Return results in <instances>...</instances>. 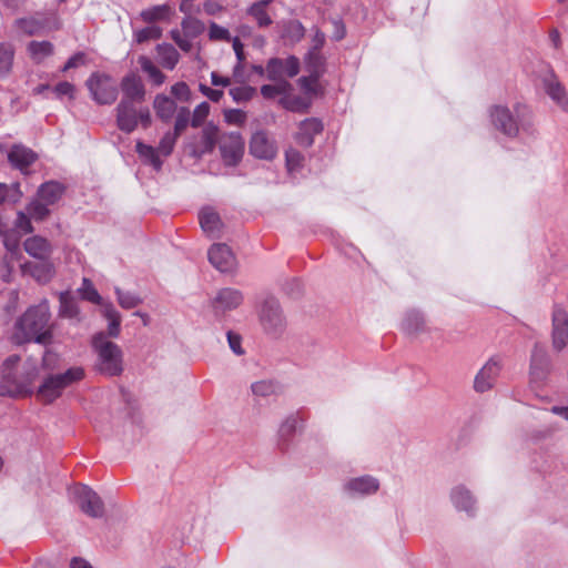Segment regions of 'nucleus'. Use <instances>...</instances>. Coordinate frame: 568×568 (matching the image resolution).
Masks as SVG:
<instances>
[{
  "label": "nucleus",
  "mask_w": 568,
  "mask_h": 568,
  "mask_svg": "<svg viewBox=\"0 0 568 568\" xmlns=\"http://www.w3.org/2000/svg\"><path fill=\"white\" fill-rule=\"evenodd\" d=\"M50 311L47 302L28 308L16 322L13 341L17 344L36 342L47 344L51 338Z\"/></svg>",
  "instance_id": "obj_1"
},
{
  "label": "nucleus",
  "mask_w": 568,
  "mask_h": 568,
  "mask_svg": "<svg viewBox=\"0 0 568 568\" xmlns=\"http://www.w3.org/2000/svg\"><path fill=\"white\" fill-rule=\"evenodd\" d=\"M490 119L498 131L511 138L516 136L520 129L527 131L532 126L530 111L520 104H517L514 111L504 105H495L490 109Z\"/></svg>",
  "instance_id": "obj_2"
},
{
  "label": "nucleus",
  "mask_w": 568,
  "mask_h": 568,
  "mask_svg": "<svg viewBox=\"0 0 568 568\" xmlns=\"http://www.w3.org/2000/svg\"><path fill=\"white\" fill-rule=\"evenodd\" d=\"M84 378V369L74 366L64 373L50 374L45 376L37 389V398L43 404H52L64 392L65 388L82 381Z\"/></svg>",
  "instance_id": "obj_3"
},
{
  "label": "nucleus",
  "mask_w": 568,
  "mask_h": 568,
  "mask_svg": "<svg viewBox=\"0 0 568 568\" xmlns=\"http://www.w3.org/2000/svg\"><path fill=\"white\" fill-rule=\"evenodd\" d=\"M92 346L98 355L97 371L105 376H118L123 372V353L113 342L108 341L104 333L92 338Z\"/></svg>",
  "instance_id": "obj_4"
},
{
  "label": "nucleus",
  "mask_w": 568,
  "mask_h": 568,
  "mask_svg": "<svg viewBox=\"0 0 568 568\" xmlns=\"http://www.w3.org/2000/svg\"><path fill=\"white\" fill-rule=\"evenodd\" d=\"M151 113L148 108L135 106V103L129 100H121L116 106V124L118 128L125 132H133L138 124L146 129L151 125Z\"/></svg>",
  "instance_id": "obj_5"
},
{
  "label": "nucleus",
  "mask_w": 568,
  "mask_h": 568,
  "mask_svg": "<svg viewBox=\"0 0 568 568\" xmlns=\"http://www.w3.org/2000/svg\"><path fill=\"white\" fill-rule=\"evenodd\" d=\"M85 85L98 104H112L118 98L116 82L105 73H92Z\"/></svg>",
  "instance_id": "obj_6"
},
{
  "label": "nucleus",
  "mask_w": 568,
  "mask_h": 568,
  "mask_svg": "<svg viewBox=\"0 0 568 568\" xmlns=\"http://www.w3.org/2000/svg\"><path fill=\"white\" fill-rule=\"evenodd\" d=\"M219 140V129L213 123H207L197 136L186 143L185 150L192 158L200 159L204 154L212 153Z\"/></svg>",
  "instance_id": "obj_7"
},
{
  "label": "nucleus",
  "mask_w": 568,
  "mask_h": 568,
  "mask_svg": "<svg viewBox=\"0 0 568 568\" xmlns=\"http://www.w3.org/2000/svg\"><path fill=\"white\" fill-rule=\"evenodd\" d=\"M503 369V359L498 356L490 357L474 377L473 388L476 393L491 390Z\"/></svg>",
  "instance_id": "obj_8"
},
{
  "label": "nucleus",
  "mask_w": 568,
  "mask_h": 568,
  "mask_svg": "<svg viewBox=\"0 0 568 568\" xmlns=\"http://www.w3.org/2000/svg\"><path fill=\"white\" fill-rule=\"evenodd\" d=\"M74 500L82 513L92 518L104 515V504L100 496L88 486H78L73 490Z\"/></svg>",
  "instance_id": "obj_9"
},
{
  "label": "nucleus",
  "mask_w": 568,
  "mask_h": 568,
  "mask_svg": "<svg viewBox=\"0 0 568 568\" xmlns=\"http://www.w3.org/2000/svg\"><path fill=\"white\" fill-rule=\"evenodd\" d=\"M220 152L225 165H237L244 154V140L240 133L231 132L220 139Z\"/></svg>",
  "instance_id": "obj_10"
},
{
  "label": "nucleus",
  "mask_w": 568,
  "mask_h": 568,
  "mask_svg": "<svg viewBox=\"0 0 568 568\" xmlns=\"http://www.w3.org/2000/svg\"><path fill=\"white\" fill-rule=\"evenodd\" d=\"M551 339L556 351L568 346V305L558 304L554 307Z\"/></svg>",
  "instance_id": "obj_11"
},
{
  "label": "nucleus",
  "mask_w": 568,
  "mask_h": 568,
  "mask_svg": "<svg viewBox=\"0 0 568 568\" xmlns=\"http://www.w3.org/2000/svg\"><path fill=\"white\" fill-rule=\"evenodd\" d=\"M298 72L300 61L294 55H290L286 59L272 58L266 64L267 79L272 81H285V77L293 78Z\"/></svg>",
  "instance_id": "obj_12"
},
{
  "label": "nucleus",
  "mask_w": 568,
  "mask_h": 568,
  "mask_svg": "<svg viewBox=\"0 0 568 568\" xmlns=\"http://www.w3.org/2000/svg\"><path fill=\"white\" fill-rule=\"evenodd\" d=\"M260 320L265 331L276 334L284 327L285 321L277 300L266 298L261 307Z\"/></svg>",
  "instance_id": "obj_13"
},
{
  "label": "nucleus",
  "mask_w": 568,
  "mask_h": 568,
  "mask_svg": "<svg viewBox=\"0 0 568 568\" xmlns=\"http://www.w3.org/2000/svg\"><path fill=\"white\" fill-rule=\"evenodd\" d=\"M20 361L21 358L19 355H10L3 361L1 365L0 374L2 384H7L9 386L7 393L10 395H13L24 388V381H22V378L17 373ZM3 388L4 385H1V394L6 393Z\"/></svg>",
  "instance_id": "obj_14"
},
{
  "label": "nucleus",
  "mask_w": 568,
  "mask_h": 568,
  "mask_svg": "<svg viewBox=\"0 0 568 568\" xmlns=\"http://www.w3.org/2000/svg\"><path fill=\"white\" fill-rule=\"evenodd\" d=\"M550 372V359L544 346L535 344L530 357V382L540 385Z\"/></svg>",
  "instance_id": "obj_15"
},
{
  "label": "nucleus",
  "mask_w": 568,
  "mask_h": 568,
  "mask_svg": "<svg viewBox=\"0 0 568 568\" xmlns=\"http://www.w3.org/2000/svg\"><path fill=\"white\" fill-rule=\"evenodd\" d=\"M207 255L210 263L220 272H232L236 266V258L226 244H213Z\"/></svg>",
  "instance_id": "obj_16"
},
{
  "label": "nucleus",
  "mask_w": 568,
  "mask_h": 568,
  "mask_svg": "<svg viewBox=\"0 0 568 568\" xmlns=\"http://www.w3.org/2000/svg\"><path fill=\"white\" fill-rule=\"evenodd\" d=\"M250 152L255 158L272 160L276 155L277 148L266 132L257 131L251 138Z\"/></svg>",
  "instance_id": "obj_17"
},
{
  "label": "nucleus",
  "mask_w": 568,
  "mask_h": 568,
  "mask_svg": "<svg viewBox=\"0 0 568 568\" xmlns=\"http://www.w3.org/2000/svg\"><path fill=\"white\" fill-rule=\"evenodd\" d=\"M243 301L242 293L234 288L221 290L213 300V310L216 315L236 308Z\"/></svg>",
  "instance_id": "obj_18"
},
{
  "label": "nucleus",
  "mask_w": 568,
  "mask_h": 568,
  "mask_svg": "<svg viewBox=\"0 0 568 568\" xmlns=\"http://www.w3.org/2000/svg\"><path fill=\"white\" fill-rule=\"evenodd\" d=\"M123 98L121 100H129L132 103L144 101L145 89L141 79L135 74H129L123 78L121 82Z\"/></svg>",
  "instance_id": "obj_19"
},
{
  "label": "nucleus",
  "mask_w": 568,
  "mask_h": 568,
  "mask_svg": "<svg viewBox=\"0 0 568 568\" xmlns=\"http://www.w3.org/2000/svg\"><path fill=\"white\" fill-rule=\"evenodd\" d=\"M174 14V9L163 3L143 9L139 17L143 22L155 26L156 22H170Z\"/></svg>",
  "instance_id": "obj_20"
},
{
  "label": "nucleus",
  "mask_w": 568,
  "mask_h": 568,
  "mask_svg": "<svg viewBox=\"0 0 568 568\" xmlns=\"http://www.w3.org/2000/svg\"><path fill=\"white\" fill-rule=\"evenodd\" d=\"M26 252L37 260H48L52 253L50 242L39 235L27 239L23 243Z\"/></svg>",
  "instance_id": "obj_21"
},
{
  "label": "nucleus",
  "mask_w": 568,
  "mask_h": 568,
  "mask_svg": "<svg viewBox=\"0 0 568 568\" xmlns=\"http://www.w3.org/2000/svg\"><path fill=\"white\" fill-rule=\"evenodd\" d=\"M22 272L30 274L38 282L47 283L54 275V266L48 260H41V263L27 262L22 266Z\"/></svg>",
  "instance_id": "obj_22"
},
{
  "label": "nucleus",
  "mask_w": 568,
  "mask_h": 568,
  "mask_svg": "<svg viewBox=\"0 0 568 568\" xmlns=\"http://www.w3.org/2000/svg\"><path fill=\"white\" fill-rule=\"evenodd\" d=\"M200 225L205 234L211 237L220 236L222 222L219 214L211 207H204L199 214Z\"/></svg>",
  "instance_id": "obj_23"
},
{
  "label": "nucleus",
  "mask_w": 568,
  "mask_h": 568,
  "mask_svg": "<svg viewBox=\"0 0 568 568\" xmlns=\"http://www.w3.org/2000/svg\"><path fill=\"white\" fill-rule=\"evenodd\" d=\"M9 162L23 171L37 160V154L22 145H14L8 154Z\"/></svg>",
  "instance_id": "obj_24"
},
{
  "label": "nucleus",
  "mask_w": 568,
  "mask_h": 568,
  "mask_svg": "<svg viewBox=\"0 0 568 568\" xmlns=\"http://www.w3.org/2000/svg\"><path fill=\"white\" fill-rule=\"evenodd\" d=\"M323 130V125L320 120L315 118L306 119L301 122L300 131L296 135V140L301 145L310 146L313 143V139Z\"/></svg>",
  "instance_id": "obj_25"
},
{
  "label": "nucleus",
  "mask_w": 568,
  "mask_h": 568,
  "mask_svg": "<svg viewBox=\"0 0 568 568\" xmlns=\"http://www.w3.org/2000/svg\"><path fill=\"white\" fill-rule=\"evenodd\" d=\"M544 85L550 99L564 110H568V95L554 74L545 78Z\"/></svg>",
  "instance_id": "obj_26"
},
{
  "label": "nucleus",
  "mask_w": 568,
  "mask_h": 568,
  "mask_svg": "<svg viewBox=\"0 0 568 568\" xmlns=\"http://www.w3.org/2000/svg\"><path fill=\"white\" fill-rule=\"evenodd\" d=\"M63 193H64V186L61 183L55 182V181H50V182L43 183L39 187V190L37 192V196L41 201L45 202L47 204L53 205L61 199Z\"/></svg>",
  "instance_id": "obj_27"
},
{
  "label": "nucleus",
  "mask_w": 568,
  "mask_h": 568,
  "mask_svg": "<svg viewBox=\"0 0 568 568\" xmlns=\"http://www.w3.org/2000/svg\"><path fill=\"white\" fill-rule=\"evenodd\" d=\"M153 108L159 119L168 122L176 111V103L164 94H158L153 101Z\"/></svg>",
  "instance_id": "obj_28"
},
{
  "label": "nucleus",
  "mask_w": 568,
  "mask_h": 568,
  "mask_svg": "<svg viewBox=\"0 0 568 568\" xmlns=\"http://www.w3.org/2000/svg\"><path fill=\"white\" fill-rule=\"evenodd\" d=\"M346 489L351 494H373L378 489V481L369 476L354 478L346 484Z\"/></svg>",
  "instance_id": "obj_29"
},
{
  "label": "nucleus",
  "mask_w": 568,
  "mask_h": 568,
  "mask_svg": "<svg viewBox=\"0 0 568 568\" xmlns=\"http://www.w3.org/2000/svg\"><path fill=\"white\" fill-rule=\"evenodd\" d=\"M267 7L264 2L255 1L246 9L247 16L255 21L258 28H267L273 23Z\"/></svg>",
  "instance_id": "obj_30"
},
{
  "label": "nucleus",
  "mask_w": 568,
  "mask_h": 568,
  "mask_svg": "<svg viewBox=\"0 0 568 568\" xmlns=\"http://www.w3.org/2000/svg\"><path fill=\"white\" fill-rule=\"evenodd\" d=\"M156 52L159 62L163 68L168 70H173L175 65L179 63L180 54L172 44H158Z\"/></svg>",
  "instance_id": "obj_31"
},
{
  "label": "nucleus",
  "mask_w": 568,
  "mask_h": 568,
  "mask_svg": "<svg viewBox=\"0 0 568 568\" xmlns=\"http://www.w3.org/2000/svg\"><path fill=\"white\" fill-rule=\"evenodd\" d=\"M102 315L108 320V335L118 337L120 335L121 315L111 303L102 304Z\"/></svg>",
  "instance_id": "obj_32"
},
{
  "label": "nucleus",
  "mask_w": 568,
  "mask_h": 568,
  "mask_svg": "<svg viewBox=\"0 0 568 568\" xmlns=\"http://www.w3.org/2000/svg\"><path fill=\"white\" fill-rule=\"evenodd\" d=\"M28 52L34 62L40 63L53 53V44L49 41H31Z\"/></svg>",
  "instance_id": "obj_33"
},
{
  "label": "nucleus",
  "mask_w": 568,
  "mask_h": 568,
  "mask_svg": "<svg viewBox=\"0 0 568 568\" xmlns=\"http://www.w3.org/2000/svg\"><path fill=\"white\" fill-rule=\"evenodd\" d=\"M138 62L144 73L148 74L149 79L154 85H161L165 81L164 73L152 62V60L145 55H141Z\"/></svg>",
  "instance_id": "obj_34"
},
{
  "label": "nucleus",
  "mask_w": 568,
  "mask_h": 568,
  "mask_svg": "<svg viewBox=\"0 0 568 568\" xmlns=\"http://www.w3.org/2000/svg\"><path fill=\"white\" fill-rule=\"evenodd\" d=\"M452 500L456 508L467 513H470L475 505L471 494L464 487H456L452 491Z\"/></svg>",
  "instance_id": "obj_35"
},
{
  "label": "nucleus",
  "mask_w": 568,
  "mask_h": 568,
  "mask_svg": "<svg viewBox=\"0 0 568 568\" xmlns=\"http://www.w3.org/2000/svg\"><path fill=\"white\" fill-rule=\"evenodd\" d=\"M280 104L292 112H306L311 105V101L300 95H292L288 92L284 93L280 99Z\"/></svg>",
  "instance_id": "obj_36"
},
{
  "label": "nucleus",
  "mask_w": 568,
  "mask_h": 568,
  "mask_svg": "<svg viewBox=\"0 0 568 568\" xmlns=\"http://www.w3.org/2000/svg\"><path fill=\"white\" fill-rule=\"evenodd\" d=\"M305 36V28L298 20H288L283 23L282 37L291 42H298Z\"/></svg>",
  "instance_id": "obj_37"
},
{
  "label": "nucleus",
  "mask_w": 568,
  "mask_h": 568,
  "mask_svg": "<svg viewBox=\"0 0 568 568\" xmlns=\"http://www.w3.org/2000/svg\"><path fill=\"white\" fill-rule=\"evenodd\" d=\"M305 67L308 73L322 77L325 72V59L321 52L308 51L305 58Z\"/></svg>",
  "instance_id": "obj_38"
},
{
  "label": "nucleus",
  "mask_w": 568,
  "mask_h": 568,
  "mask_svg": "<svg viewBox=\"0 0 568 568\" xmlns=\"http://www.w3.org/2000/svg\"><path fill=\"white\" fill-rule=\"evenodd\" d=\"M136 152L143 158L148 163H150L156 171H159L162 166V161L159 158L158 149H154L151 145H146L142 142L136 143Z\"/></svg>",
  "instance_id": "obj_39"
},
{
  "label": "nucleus",
  "mask_w": 568,
  "mask_h": 568,
  "mask_svg": "<svg viewBox=\"0 0 568 568\" xmlns=\"http://www.w3.org/2000/svg\"><path fill=\"white\" fill-rule=\"evenodd\" d=\"M320 75L310 73L307 77L298 79V84L303 92L310 98L322 93V87L320 84Z\"/></svg>",
  "instance_id": "obj_40"
},
{
  "label": "nucleus",
  "mask_w": 568,
  "mask_h": 568,
  "mask_svg": "<svg viewBox=\"0 0 568 568\" xmlns=\"http://www.w3.org/2000/svg\"><path fill=\"white\" fill-rule=\"evenodd\" d=\"M424 325H425V320H424L423 315L417 311H412V312L407 313V315L403 322V328L409 334H414V333H418V332L423 331Z\"/></svg>",
  "instance_id": "obj_41"
},
{
  "label": "nucleus",
  "mask_w": 568,
  "mask_h": 568,
  "mask_svg": "<svg viewBox=\"0 0 568 568\" xmlns=\"http://www.w3.org/2000/svg\"><path fill=\"white\" fill-rule=\"evenodd\" d=\"M14 51L10 44L0 43V75H6L11 71L13 64Z\"/></svg>",
  "instance_id": "obj_42"
},
{
  "label": "nucleus",
  "mask_w": 568,
  "mask_h": 568,
  "mask_svg": "<svg viewBox=\"0 0 568 568\" xmlns=\"http://www.w3.org/2000/svg\"><path fill=\"white\" fill-rule=\"evenodd\" d=\"M182 31L185 36L196 38L204 31V23L191 16H186L181 22Z\"/></svg>",
  "instance_id": "obj_43"
},
{
  "label": "nucleus",
  "mask_w": 568,
  "mask_h": 568,
  "mask_svg": "<svg viewBox=\"0 0 568 568\" xmlns=\"http://www.w3.org/2000/svg\"><path fill=\"white\" fill-rule=\"evenodd\" d=\"M22 196L19 184H2L0 183V204L16 203Z\"/></svg>",
  "instance_id": "obj_44"
},
{
  "label": "nucleus",
  "mask_w": 568,
  "mask_h": 568,
  "mask_svg": "<svg viewBox=\"0 0 568 568\" xmlns=\"http://www.w3.org/2000/svg\"><path fill=\"white\" fill-rule=\"evenodd\" d=\"M60 315L68 318H75L79 315L77 302L65 293L60 296Z\"/></svg>",
  "instance_id": "obj_45"
},
{
  "label": "nucleus",
  "mask_w": 568,
  "mask_h": 568,
  "mask_svg": "<svg viewBox=\"0 0 568 568\" xmlns=\"http://www.w3.org/2000/svg\"><path fill=\"white\" fill-rule=\"evenodd\" d=\"M291 89H292V85L287 81H280V82L277 81V83L274 85H272V84L262 85L261 94L265 99H273L280 94L283 95L284 93L288 92Z\"/></svg>",
  "instance_id": "obj_46"
},
{
  "label": "nucleus",
  "mask_w": 568,
  "mask_h": 568,
  "mask_svg": "<svg viewBox=\"0 0 568 568\" xmlns=\"http://www.w3.org/2000/svg\"><path fill=\"white\" fill-rule=\"evenodd\" d=\"M79 292H80L82 298H84L93 304H99L101 306H102V304H104L102 302L101 295L98 293V291L95 290L92 282L89 278L82 280V285L79 288Z\"/></svg>",
  "instance_id": "obj_47"
},
{
  "label": "nucleus",
  "mask_w": 568,
  "mask_h": 568,
  "mask_svg": "<svg viewBox=\"0 0 568 568\" xmlns=\"http://www.w3.org/2000/svg\"><path fill=\"white\" fill-rule=\"evenodd\" d=\"M162 29L158 26H148L140 30L134 31L133 37L138 43H143L149 40H156L161 38Z\"/></svg>",
  "instance_id": "obj_48"
},
{
  "label": "nucleus",
  "mask_w": 568,
  "mask_h": 568,
  "mask_svg": "<svg viewBox=\"0 0 568 568\" xmlns=\"http://www.w3.org/2000/svg\"><path fill=\"white\" fill-rule=\"evenodd\" d=\"M50 205L47 204L45 202L41 201L38 196L37 199H34L29 205H28V213L30 215V217L34 219L36 221H42L44 220L50 211H49V207Z\"/></svg>",
  "instance_id": "obj_49"
},
{
  "label": "nucleus",
  "mask_w": 568,
  "mask_h": 568,
  "mask_svg": "<svg viewBox=\"0 0 568 568\" xmlns=\"http://www.w3.org/2000/svg\"><path fill=\"white\" fill-rule=\"evenodd\" d=\"M14 28L22 34L32 36L40 29V23L32 18H21L16 20Z\"/></svg>",
  "instance_id": "obj_50"
},
{
  "label": "nucleus",
  "mask_w": 568,
  "mask_h": 568,
  "mask_svg": "<svg viewBox=\"0 0 568 568\" xmlns=\"http://www.w3.org/2000/svg\"><path fill=\"white\" fill-rule=\"evenodd\" d=\"M255 93L256 89L248 85L236 87L230 90V95L237 103L251 100Z\"/></svg>",
  "instance_id": "obj_51"
},
{
  "label": "nucleus",
  "mask_w": 568,
  "mask_h": 568,
  "mask_svg": "<svg viewBox=\"0 0 568 568\" xmlns=\"http://www.w3.org/2000/svg\"><path fill=\"white\" fill-rule=\"evenodd\" d=\"M115 294L120 306L123 308L130 310L141 303L140 297L130 292H123L120 288H115Z\"/></svg>",
  "instance_id": "obj_52"
},
{
  "label": "nucleus",
  "mask_w": 568,
  "mask_h": 568,
  "mask_svg": "<svg viewBox=\"0 0 568 568\" xmlns=\"http://www.w3.org/2000/svg\"><path fill=\"white\" fill-rule=\"evenodd\" d=\"M209 38H210V40H213V41H226V42H230V41L233 40V38L231 37L230 31L226 28H224L222 26H219L215 22H211L210 23V27H209Z\"/></svg>",
  "instance_id": "obj_53"
},
{
  "label": "nucleus",
  "mask_w": 568,
  "mask_h": 568,
  "mask_svg": "<svg viewBox=\"0 0 568 568\" xmlns=\"http://www.w3.org/2000/svg\"><path fill=\"white\" fill-rule=\"evenodd\" d=\"M178 138H179V135L175 134L174 132L165 133L159 143V146H158L159 153H161L164 156L170 155L174 149Z\"/></svg>",
  "instance_id": "obj_54"
},
{
  "label": "nucleus",
  "mask_w": 568,
  "mask_h": 568,
  "mask_svg": "<svg viewBox=\"0 0 568 568\" xmlns=\"http://www.w3.org/2000/svg\"><path fill=\"white\" fill-rule=\"evenodd\" d=\"M210 104L207 102H202L194 109L191 118V125L193 128H199L204 120L207 118L210 113Z\"/></svg>",
  "instance_id": "obj_55"
},
{
  "label": "nucleus",
  "mask_w": 568,
  "mask_h": 568,
  "mask_svg": "<svg viewBox=\"0 0 568 568\" xmlns=\"http://www.w3.org/2000/svg\"><path fill=\"white\" fill-rule=\"evenodd\" d=\"M251 388L254 395L262 397H266L275 393V385L271 381L253 383Z\"/></svg>",
  "instance_id": "obj_56"
},
{
  "label": "nucleus",
  "mask_w": 568,
  "mask_h": 568,
  "mask_svg": "<svg viewBox=\"0 0 568 568\" xmlns=\"http://www.w3.org/2000/svg\"><path fill=\"white\" fill-rule=\"evenodd\" d=\"M190 122V111L186 108H181L178 112L175 123H174V133L180 136V134L186 129Z\"/></svg>",
  "instance_id": "obj_57"
},
{
  "label": "nucleus",
  "mask_w": 568,
  "mask_h": 568,
  "mask_svg": "<svg viewBox=\"0 0 568 568\" xmlns=\"http://www.w3.org/2000/svg\"><path fill=\"white\" fill-rule=\"evenodd\" d=\"M224 119L229 124L243 125L246 114L239 109H231L224 112Z\"/></svg>",
  "instance_id": "obj_58"
},
{
  "label": "nucleus",
  "mask_w": 568,
  "mask_h": 568,
  "mask_svg": "<svg viewBox=\"0 0 568 568\" xmlns=\"http://www.w3.org/2000/svg\"><path fill=\"white\" fill-rule=\"evenodd\" d=\"M171 93L181 101H189L191 91L185 82H178L171 87Z\"/></svg>",
  "instance_id": "obj_59"
},
{
  "label": "nucleus",
  "mask_w": 568,
  "mask_h": 568,
  "mask_svg": "<svg viewBox=\"0 0 568 568\" xmlns=\"http://www.w3.org/2000/svg\"><path fill=\"white\" fill-rule=\"evenodd\" d=\"M30 215L19 212L16 220V227L22 233H31L33 231Z\"/></svg>",
  "instance_id": "obj_60"
},
{
  "label": "nucleus",
  "mask_w": 568,
  "mask_h": 568,
  "mask_svg": "<svg viewBox=\"0 0 568 568\" xmlns=\"http://www.w3.org/2000/svg\"><path fill=\"white\" fill-rule=\"evenodd\" d=\"M2 236L3 244L6 248L10 252H14L19 247V236H17L13 232H9L7 229L0 235Z\"/></svg>",
  "instance_id": "obj_61"
},
{
  "label": "nucleus",
  "mask_w": 568,
  "mask_h": 568,
  "mask_svg": "<svg viewBox=\"0 0 568 568\" xmlns=\"http://www.w3.org/2000/svg\"><path fill=\"white\" fill-rule=\"evenodd\" d=\"M232 45L237 58V64L234 67V72H236L242 68V64L245 60L244 45L237 37L233 38Z\"/></svg>",
  "instance_id": "obj_62"
},
{
  "label": "nucleus",
  "mask_w": 568,
  "mask_h": 568,
  "mask_svg": "<svg viewBox=\"0 0 568 568\" xmlns=\"http://www.w3.org/2000/svg\"><path fill=\"white\" fill-rule=\"evenodd\" d=\"M227 342H229L230 348L236 355H242L244 353L243 348L241 347L242 338L239 334H235V333L229 331L227 332Z\"/></svg>",
  "instance_id": "obj_63"
},
{
  "label": "nucleus",
  "mask_w": 568,
  "mask_h": 568,
  "mask_svg": "<svg viewBox=\"0 0 568 568\" xmlns=\"http://www.w3.org/2000/svg\"><path fill=\"white\" fill-rule=\"evenodd\" d=\"M302 155L295 150H291L286 153V164L290 171L297 169L301 164Z\"/></svg>",
  "instance_id": "obj_64"
}]
</instances>
